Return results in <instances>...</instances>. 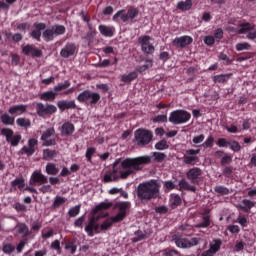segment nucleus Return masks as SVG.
Segmentation results:
<instances>
[{"label": "nucleus", "instance_id": "1", "mask_svg": "<svg viewBox=\"0 0 256 256\" xmlns=\"http://www.w3.org/2000/svg\"><path fill=\"white\" fill-rule=\"evenodd\" d=\"M151 163L150 156H140L136 158H126L121 161L118 158L114 161L112 170L106 171L103 177V183H113L119 179H128L136 171H142L143 165Z\"/></svg>", "mask_w": 256, "mask_h": 256}, {"label": "nucleus", "instance_id": "2", "mask_svg": "<svg viewBox=\"0 0 256 256\" xmlns=\"http://www.w3.org/2000/svg\"><path fill=\"white\" fill-rule=\"evenodd\" d=\"M34 30L30 33L32 39L36 41H41V35L46 43H49L55 39V37H59L60 35H65L67 29L64 25L56 24L47 28V24L40 22L34 23ZM41 31L43 33L41 34Z\"/></svg>", "mask_w": 256, "mask_h": 256}, {"label": "nucleus", "instance_id": "3", "mask_svg": "<svg viewBox=\"0 0 256 256\" xmlns=\"http://www.w3.org/2000/svg\"><path fill=\"white\" fill-rule=\"evenodd\" d=\"M161 185L155 179L142 182L137 186L136 195L140 201H151L157 199L160 194Z\"/></svg>", "mask_w": 256, "mask_h": 256}, {"label": "nucleus", "instance_id": "4", "mask_svg": "<svg viewBox=\"0 0 256 256\" xmlns=\"http://www.w3.org/2000/svg\"><path fill=\"white\" fill-rule=\"evenodd\" d=\"M139 17V8H135L133 6L129 7L128 9H121L113 16V21L115 23H135Z\"/></svg>", "mask_w": 256, "mask_h": 256}, {"label": "nucleus", "instance_id": "5", "mask_svg": "<svg viewBox=\"0 0 256 256\" xmlns=\"http://www.w3.org/2000/svg\"><path fill=\"white\" fill-rule=\"evenodd\" d=\"M168 121L173 125H183L191 121V113L184 109L174 110L170 113Z\"/></svg>", "mask_w": 256, "mask_h": 256}, {"label": "nucleus", "instance_id": "6", "mask_svg": "<svg viewBox=\"0 0 256 256\" xmlns=\"http://www.w3.org/2000/svg\"><path fill=\"white\" fill-rule=\"evenodd\" d=\"M134 141L140 146L149 145L153 141V132L143 128L137 129L134 132Z\"/></svg>", "mask_w": 256, "mask_h": 256}, {"label": "nucleus", "instance_id": "7", "mask_svg": "<svg viewBox=\"0 0 256 256\" xmlns=\"http://www.w3.org/2000/svg\"><path fill=\"white\" fill-rule=\"evenodd\" d=\"M116 209H118V213L115 216L111 217L113 223H121L127 217V211L131 209V202H117L115 204Z\"/></svg>", "mask_w": 256, "mask_h": 256}, {"label": "nucleus", "instance_id": "8", "mask_svg": "<svg viewBox=\"0 0 256 256\" xmlns=\"http://www.w3.org/2000/svg\"><path fill=\"white\" fill-rule=\"evenodd\" d=\"M1 135H3V137H6V141L7 143H10L11 147H17V145L21 143V139H23V136H21V134H15V132L11 128H2Z\"/></svg>", "mask_w": 256, "mask_h": 256}, {"label": "nucleus", "instance_id": "9", "mask_svg": "<svg viewBox=\"0 0 256 256\" xmlns=\"http://www.w3.org/2000/svg\"><path fill=\"white\" fill-rule=\"evenodd\" d=\"M36 113L38 117H47L48 115L57 113V106L49 103L43 104L38 102L36 104Z\"/></svg>", "mask_w": 256, "mask_h": 256}, {"label": "nucleus", "instance_id": "10", "mask_svg": "<svg viewBox=\"0 0 256 256\" xmlns=\"http://www.w3.org/2000/svg\"><path fill=\"white\" fill-rule=\"evenodd\" d=\"M55 135V128L51 127L46 129L41 135L42 147H55L57 145V140L55 138H51Z\"/></svg>", "mask_w": 256, "mask_h": 256}, {"label": "nucleus", "instance_id": "11", "mask_svg": "<svg viewBox=\"0 0 256 256\" xmlns=\"http://www.w3.org/2000/svg\"><path fill=\"white\" fill-rule=\"evenodd\" d=\"M151 36L144 35L138 38V43L141 45V51L146 55H153L155 53V46L151 44Z\"/></svg>", "mask_w": 256, "mask_h": 256}, {"label": "nucleus", "instance_id": "12", "mask_svg": "<svg viewBox=\"0 0 256 256\" xmlns=\"http://www.w3.org/2000/svg\"><path fill=\"white\" fill-rule=\"evenodd\" d=\"M240 29L237 31L238 35H244V33H248L246 35L247 39H250L251 41H255L256 39V29L255 25H252L249 22L241 23L239 25Z\"/></svg>", "mask_w": 256, "mask_h": 256}, {"label": "nucleus", "instance_id": "13", "mask_svg": "<svg viewBox=\"0 0 256 256\" xmlns=\"http://www.w3.org/2000/svg\"><path fill=\"white\" fill-rule=\"evenodd\" d=\"M203 170L199 167H194L188 170L186 173L187 180L190 181L193 185H199L203 179Z\"/></svg>", "mask_w": 256, "mask_h": 256}, {"label": "nucleus", "instance_id": "14", "mask_svg": "<svg viewBox=\"0 0 256 256\" xmlns=\"http://www.w3.org/2000/svg\"><path fill=\"white\" fill-rule=\"evenodd\" d=\"M39 145V140L36 138H30L28 140V146H24L21 148V155H27V157H32L35 155V151H37V146Z\"/></svg>", "mask_w": 256, "mask_h": 256}, {"label": "nucleus", "instance_id": "15", "mask_svg": "<svg viewBox=\"0 0 256 256\" xmlns=\"http://www.w3.org/2000/svg\"><path fill=\"white\" fill-rule=\"evenodd\" d=\"M29 183L30 185L37 187L39 185H47V183H49V179L40 171H34L30 177Z\"/></svg>", "mask_w": 256, "mask_h": 256}, {"label": "nucleus", "instance_id": "16", "mask_svg": "<svg viewBox=\"0 0 256 256\" xmlns=\"http://www.w3.org/2000/svg\"><path fill=\"white\" fill-rule=\"evenodd\" d=\"M22 53L26 55L27 57L35 58H41L43 57V51L41 49L37 48L33 44H27L22 48Z\"/></svg>", "mask_w": 256, "mask_h": 256}, {"label": "nucleus", "instance_id": "17", "mask_svg": "<svg viewBox=\"0 0 256 256\" xmlns=\"http://www.w3.org/2000/svg\"><path fill=\"white\" fill-rule=\"evenodd\" d=\"M199 153H201L200 149H188L186 150V155L184 157L183 163H185V165H195L197 163H199V158L197 157V155H199Z\"/></svg>", "mask_w": 256, "mask_h": 256}, {"label": "nucleus", "instance_id": "18", "mask_svg": "<svg viewBox=\"0 0 256 256\" xmlns=\"http://www.w3.org/2000/svg\"><path fill=\"white\" fill-rule=\"evenodd\" d=\"M191 43H193V37L187 35L176 37L172 41L173 47H176L177 49H185V47L191 45Z\"/></svg>", "mask_w": 256, "mask_h": 256}, {"label": "nucleus", "instance_id": "19", "mask_svg": "<svg viewBox=\"0 0 256 256\" xmlns=\"http://www.w3.org/2000/svg\"><path fill=\"white\" fill-rule=\"evenodd\" d=\"M61 57L64 59H69V57H73V55H77V45L73 42H68L60 51Z\"/></svg>", "mask_w": 256, "mask_h": 256}, {"label": "nucleus", "instance_id": "20", "mask_svg": "<svg viewBox=\"0 0 256 256\" xmlns=\"http://www.w3.org/2000/svg\"><path fill=\"white\" fill-rule=\"evenodd\" d=\"M75 133V125L71 122H65L60 127L61 137H71Z\"/></svg>", "mask_w": 256, "mask_h": 256}, {"label": "nucleus", "instance_id": "21", "mask_svg": "<svg viewBox=\"0 0 256 256\" xmlns=\"http://www.w3.org/2000/svg\"><path fill=\"white\" fill-rule=\"evenodd\" d=\"M178 191H191V193H196L197 192V187L191 185L185 178H182L178 182Z\"/></svg>", "mask_w": 256, "mask_h": 256}, {"label": "nucleus", "instance_id": "22", "mask_svg": "<svg viewBox=\"0 0 256 256\" xmlns=\"http://www.w3.org/2000/svg\"><path fill=\"white\" fill-rule=\"evenodd\" d=\"M211 226V215H209V211H205L202 213V222H199L195 225L196 229H207V227Z\"/></svg>", "mask_w": 256, "mask_h": 256}, {"label": "nucleus", "instance_id": "23", "mask_svg": "<svg viewBox=\"0 0 256 256\" xmlns=\"http://www.w3.org/2000/svg\"><path fill=\"white\" fill-rule=\"evenodd\" d=\"M57 107L61 111H67L69 109H77V104L75 103V100H60L57 102Z\"/></svg>", "mask_w": 256, "mask_h": 256}, {"label": "nucleus", "instance_id": "24", "mask_svg": "<svg viewBox=\"0 0 256 256\" xmlns=\"http://www.w3.org/2000/svg\"><path fill=\"white\" fill-rule=\"evenodd\" d=\"M62 245H65L64 249H66V251H70L71 255H75V253H77V239L72 238L67 242L62 241Z\"/></svg>", "mask_w": 256, "mask_h": 256}, {"label": "nucleus", "instance_id": "25", "mask_svg": "<svg viewBox=\"0 0 256 256\" xmlns=\"http://www.w3.org/2000/svg\"><path fill=\"white\" fill-rule=\"evenodd\" d=\"M27 111V105L25 104H20V105H14L11 106L8 110V113L10 115H23Z\"/></svg>", "mask_w": 256, "mask_h": 256}, {"label": "nucleus", "instance_id": "26", "mask_svg": "<svg viewBox=\"0 0 256 256\" xmlns=\"http://www.w3.org/2000/svg\"><path fill=\"white\" fill-rule=\"evenodd\" d=\"M16 229H17V233H19V235H22L23 239H27V237H29V235H31L29 226H27V224H25V223H18L16 225Z\"/></svg>", "mask_w": 256, "mask_h": 256}, {"label": "nucleus", "instance_id": "27", "mask_svg": "<svg viewBox=\"0 0 256 256\" xmlns=\"http://www.w3.org/2000/svg\"><path fill=\"white\" fill-rule=\"evenodd\" d=\"M98 29L103 37H113V35L115 34V28L111 26L101 24L99 25Z\"/></svg>", "mask_w": 256, "mask_h": 256}, {"label": "nucleus", "instance_id": "28", "mask_svg": "<svg viewBox=\"0 0 256 256\" xmlns=\"http://www.w3.org/2000/svg\"><path fill=\"white\" fill-rule=\"evenodd\" d=\"M59 155V151L46 148L42 152V158L44 161H52V159H55Z\"/></svg>", "mask_w": 256, "mask_h": 256}, {"label": "nucleus", "instance_id": "29", "mask_svg": "<svg viewBox=\"0 0 256 256\" xmlns=\"http://www.w3.org/2000/svg\"><path fill=\"white\" fill-rule=\"evenodd\" d=\"M112 207L113 202H101L92 210V213H94V215H97L99 211H107V209H111Z\"/></svg>", "mask_w": 256, "mask_h": 256}, {"label": "nucleus", "instance_id": "30", "mask_svg": "<svg viewBox=\"0 0 256 256\" xmlns=\"http://www.w3.org/2000/svg\"><path fill=\"white\" fill-rule=\"evenodd\" d=\"M57 99V92L54 91H46L40 94V100L41 101H50L53 102Z\"/></svg>", "mask_w": 256, "mask_h": 256}, {"label": "nucleus", "instance_id": "31", "mask_svg": "<svg viewBox=\"0 0 256 256\" xmlns=\"http://www.w3.org/2000/svg\"><path fill=\"white\" fill-rule=\"evenodd\" d=\"M176 247L179 249H189L188 238L173 237Z\"/></svg>", "mask_w": 256, "mask_h": 256}, {"label": "nucleus", "instance_id": "32", "mask_svg": "<svg viewBox=\"0 0 256 256\" xmlns=\"http://www.w3.org/2000/svg\"><path fill=\"white\" fill-rule=\"evenodd\" d=\"M2 252L5 255H12L13 253H15V246L13 243L11 242H3L2 243Z\"/></svg>", "mask_w": 256, "mask_h": 256}, {"label": "nucleus", "instance_id": "33", "mask_svg": "<svg viewBox=\"0 0 256 256\" xmlns=\"http://www.w3.org/2000/svg\"><path fill=\"white\" fill-rule=\"evenodd\" d=\"M91 93V90H84L77 96V101L79 103H89V100L91 99Z\"/></svg>", "mask_w": 256, "mask_h": 256}, {"label": "nucleus", "instance_id": "34", "mask_svg": "<svg viewBox=\"0 0 256 256\" xmlns=\"http://www.w3.org/2000/svg\"><path fill=\"white\" fill-rule=\"evenodd\" d=\"M169 203L172 209H176V207H179L182 203L181 196L178 194H171Z\"/></svg>", "mask_w": 256, "mask_h": 256}, {"label": "nucleus", "instance_id": "35", "mask_svg": "<svg viewBox=\"0 0 256 256\" xmlns=\"http://www.w3.org/2000/svg\"><path fill=\"white\" fill-rule=\"evenodd\" d=\"M11 187L14 189V191H17V189H23L25 187V178L20 177L16 178L11 182Z\"/></svg>", "mask_w": 256, "mask_h": 256}, {"label": "nucleus", "instance_id": "36", "mask_svg": "<svg viewBox=\"0 0 256 256\" xmlns=\"http://www.w3.org/2000/svg\"><path fill=\"white\" fill-rule=\"evenodd\" d=\"M242 205H244V206H241L242 211H244V213H249V211H251V209L255 207V202L249 199H244L242 200Z\"/></svg>", "mask_w": 256, "mask_h": 256}, {"label": "nucleus", "instance_id": "37", "mask_svg": "<svg viewBox=\"0 0 256 256\" xmlns=\"http://www.w3.org/2000/svg\"><path fill=\"white\" fill-rule=\"evenodd\" d=\"M221 245H223L221 239H213V244H210L209 249L216 255L221 250Z\"/></svg>", "mask_w": 256, "mask_h": 256}, {"label": "nucleus", "instance_id": "38", "mask_svg": "<svg viewBox=\"0 0 256 256\" xmlns=\"http://www.w3.org/2000/svg\"><path fill=\"white\" fill-rule=\"evenodd\" d=\"M3 125H15V117L10 116L7 113H4L0 117Z\"/></svg>", "mask_w": 256, "mask_h": 256}, {"label": "nucleus", "instance_id": "39", "mask_svg": "<svg viewBox=\"0 0 256 256\" xmlns=\"http://www.w3.org/2000/svg\"><path fill=\"white\" fill-rule=\"evenodd\" d=\"M137 77H138L137 72L133 71V72H130L128 75L127 74L122 75L121 81L123 83H131L132 81H135Z\"/></svg>", "mask_w": 256, "mask_h": 256}, {"label": "nucleus", "instance_id": "40", "mask_svg": "<svg viewBox=\"0 0 256 256\" xmlns=\"http://www.w3.org/2000/svg\"><path fill=\"white\" fill-rule=\"evenodd\" d=\"M16 124L18 127H24V129H29L31 127V120L29 118H17Z\"/></svg>", "mask_w": 256, "mask_h": 256}, {"label": "nucleus", "instance_id": "41", "mask_svg": "<svg viewBox=\"0 0 256 256\" xmlns=\"http://www.w3.org/2000/svg\"><path fill=\"white\" fill-rule=\"evenodd\" d=\"M229 77H231V74H220L213 76L212 80L214 83H227Z\"/></svg>", "mask_w": 256, "mask_h": 256}, {"label": "nucleus", "instance_id": "42", "mask_svg": "<svg viewBox=\"0 0 256 256\" xmlns=\"http://www.w3.org/2000/svg\"><path fill=\"white\" fill-rule=\"evenodd\" d=\"M135 237L132 238V243H139V241H143L144 239H147V234L143 233L141 230H137L134 232Z\"/></svg>", "mask_w": 256, "mask_h": 256}, {"label": "nucleus", "instance_id": "43", "mask_svg": "<svg viewBox=\"0 0 256 256\" xmlns=\"http://www.w3.org/2000/svg\"><path fill=\"white\" fill-rule=\"evenodd\" d=\"M46 173L47 175H57V173H59V168H57L55 163H48L46 165Z\"/></svg>", "mask_w": 256, "mask_h": 256}, {"label": "nucleus", "instance_id": "44", "mask_svg": "<svg viewBox=\"0 0 256 256\" xmlns=\"http://www.w3.org/2000/svg\"><path fill=\"white\" fill-rule=\"evenodd\" d=\"M191 7H193V2L191 1H181L178 2L177 4V9H179L180 11H189V9H191Z\"/></svg>", "mask_w": 256, "mask_h": 256}, {"label": "nucleus", "instance_id": "45", "mask_svg": "<svg viewBox=\"0 0 256 256\" xmlns=\"http://www.w3.org/2000/svg\"><path fill=\"white\" fill-rule=\"evenodd\" d=\"M100 100H101V95L99 93L91 92L90 99L88 100V104L91 106L97 105V103H99Z\"/></svg>", "mask_w": 256, "mask_h": 256}, {"label": "nucleus", "instance_id": "46", "mask_svg": "<svg viewBox=\"0 0 256 256\" xmlns=\"http://www.w3.org/2000/svg\"><path fill=\"white\" fill-rule=\"evenodd\" d=\"M71 87V82L69 80H65L64 83H59L54 87V91L59 93V91H65V89H69Z\"/></svg>", "mask_w": 256, "mask_h": 256}, {"label": "nucleus", "instance_id": "47", "mask_svg": "<svg viewBox=\"0 0 256 256\" xmlns=\"http://www.w3.org/2000/svg\"><path fill=\"white\" fill-rule=\"evenodd\" d=\"M64 203H67V198L62 197V196H56L54 199V202L52 204V207L54 209H57V208L61 207V205H64Z\"/></svg>", "mask_w": 256, "mask_h": 256}, {"label": "nucleus", "instance_id": "48", "mask_svg": "<svg viewBox=\"0 0 256 256\" xmlns=\"http://www.w3.org/2000/svg\"><path fill=\"white\" fill-rule=\"evenodd\" d=\"M146 63H149V64H144V65H142V66H137V67H136V71H137L138 73H145V71H147V69L153 67V60L147 59V60H146Z\"/></svg>", "mask_w": 256, "mask_h": 256}, {"label": "nucleus", "instance_id": "49", "mask_svg": "<svg viewBox=\"0 0 256 256\" xmlns=\"http://www.w3.org/2000/svg\"><path fill=\"white\" fill-rule=\"evenodd\" d=\"M152 157H154V161L156 163H163L167 158V155H165L163 152H153Z\"/></svg>", "mask_w": 256, "mask_h": 256}, {"label": "nucleus", "instance_id": "50", "mask_svg": "<svg viewBox=\"0 0 256 256\" xmlns=\"http://www.w3.org/2000/svg\"><path fill=\"white\" fill-rule=\"evenodd\" d=\"M155 149L157 151H165V149H169V144L167 143L166 139H162L155 144Z\"/></svg>", "mask_w": 256, "mask_h": 256}, {"label": "nucleus", "instance_id": "51", "mask_svg": "<svg viewBox=\"0 0 256 256\" xmlns=\"http://www.w3.org/2000/svg\"><path fill=\"white\" fill-rule=\"evenodd\" d=\"M97 153V148L95 147H89L86 150V159L88 163H92L94 154Z\"/></svg>", "mask_w": 256, "mask_h": 256}, {"label": "nucleus", "instance_id": "52", "mask_svg": "<svg viewBox=\"0 0 256 256\" xmlns=\"http://www.w3.org/2000/svg\"><path fill=\"white\" fill-rule=\"evenodd\" d=\"M214 191L218 195H229V193H230L229 188H227L225 186H221V185L215 186Z\"/></svg>", "mask_w": 256, "mask_h": 256}, {"label": "nucleus", "instance_id": "53", "mask_svg": "<svg viewBox=\"0 0 256 256\" xmlns=\"http://www.w3.org/2000/svg\"><path fill=\"white\" fill-rule=\"evenodd\" d=\"M113 223H118V222H113V220L111 219H107L105 220L101 225H100V229L101 231H107V229H110V227H113Z\"/></svg>", "mask_w": 256, "mask_h": 256}, {"label": "nucleus", "instance_id": "54", "mask_svg": "<svg viewBox=\"0 0 256 256\" xmlns=\"http://www.w3.org/2000/svg\"><path fill=\"white\" fill-rule=\"evenodd\" d=\"M249 49H251V44H249V42L236 44V51H249Z\"/></svg>", "mask_w": 256, "mask_h": 256}, {"label": "nucleus", "instance_id": "55", "mask_svg": "<svg viewBox=\"0 0 256 256\" xmlns=\"http://www.w3.org/2000/svg\"><path fill=\"white\" fill-rule=\"evenodd\" d=\"M81 213V205H76L68 211L69 217H77Z\"/></svg>", "mask_w": 256, "mask_h": 256}, {"label": "nucleus", "instance_id": "56", "mask_svg": "<svg viewBox=\"0 0 256 256\" xmlns=\"http://www.w3.org/2000/svg\"><path fill=\"white\" fill-rule=\"evenodd\" d=\"M228 147L231 149V151H234V153H238V151H241V144H239L237 140L230 141Z\"/></svg>", "mask_w": 256, "mask_h": 256}, {"label": "nucleus", "instance_id": "57", "mask_svg": "<svg viewBox=\"0 0 256 256\" xmlns=\"http://www.w3.org/2000/svg\"><path fill=\"white\" fill-rule=\"evenodd\" d=\"M236 223H239L241 227H247L249 225V219H247L245 215H239L236 220Z\"/></svg>", "mask_w": 256, "mask_h": 256}, {"label": "nucleus", "instance_id": "58", "mask_svg": "<svg viewBox=\"0 0 256 256\" xmlns=\"http://www.w3.org/2000/svg\"><path fill=\"white\" fill-rule=\"evenodd\" d=\"M152 121L153 123H167V114L157 115L154 118H152Z\"/></svg>", "mask_w": 256, "mask_h": 256}, {"label": "nucleus", "instance_id": "59", "mask_svg": "<svg viewBox=\"0 0 256 256\" xmlns=\"http://www.w3.org/2000/svg\"><path fill=\"white\" fill-rule=\"evenodd\" d=\"M218 59L219 61H224V65H231V63H233V61L229 58V56H227V54L221 52L218 55Z\"/></svg>", "mask_w": 256, "mask_h": 256}, {"label": "nucleus", "instance_id": "60", "mask_svg": "<svg viewBox=\"0 0 256 256\" xmlns=\"http://www.w3.org/2000/svg\"><path fill=\"white\" fill-rule=\"evenodd\" d=\"M213 143H215V138L213 136H209L206 141L202 144L204 149H209L213 147Z\"/></svg>", "mask_w": 256, "mask_h": 256}, {"label": "nucleus", "instance_id": "61", "mask_svg": "<svg viewBox=\"0 0 256 256\" xmlns=\"http://www.w3.org/2000/svg\"><path fill=\"white\" fill-rule=\"evenodd\" d=\"M93 227H95V224L88 222V224L85 227V231L88 235V237H94L95 232H93Z\"/></svg>", "mask_w": 256, "mask_h": 256}, {"label": "nucleus", "instance_id": "62", "mask_svg": "<svg viewBox=\"0 0 256 256\" xmlns=\"http://www.w3.org/2000/svg\"><path fill=\"white\" fill-rule=\"evenodd\" d=\"M204 43L208 47H213V45H215V37L211 36V35L205 36L204 37Z\"/></svg>", "mask_w": 256, "mask_h": 256}, {"label": "nucleus", "instance_id": "63", "mask_svg": "<svg viewBox=\"0 0 256 256\" xmlns=\"http://www.w3.org/2000/svg\"><path fill=\"white\" fill-rule=\"evenodd\" d=\"M216 145L218 147H229V145H231V141H228L225 138H219L216 142Z\"/></svg>", "mask_w": 256, "mask_h": 256}, {"label": "nucleus", "instance_id": "64", "mask_svg": "<svg viewBox=\"0 0 256 256\" xmlns=\"http://www.w3.org/2000/svg\"><path fill=\"white\" fill-rule=\"evenodd\" d=\"M199 241H201V238L193 237L191 239H188V249H191V247H196V245H199Z\"/></svg>", "mask_w": 256, "mask_h": 256}]
</instances>
